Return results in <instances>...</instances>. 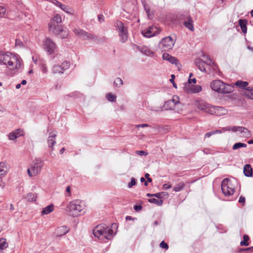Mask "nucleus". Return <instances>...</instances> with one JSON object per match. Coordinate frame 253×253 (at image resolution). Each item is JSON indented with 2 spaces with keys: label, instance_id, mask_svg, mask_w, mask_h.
<instances>
[{
  "label": "nucleus",
  "instance_id": "35",
  "mask_svg": "<svg viewBox=\"0 0 253 253\" xmlns=\"http://www.w3.org/2000/svg\"><path fill=\"white\" fill-rule=\"evenodd\" d=\"M215 109V106H211L210 104H208L205 112L209 114L214 115Z\"/></svg>",
  "mask_w": 253,
  "mask_h": 253
},
{
  "label": "nucleus",
  "instance_id": "28",
  "mask_svg": "<svg viewBox=\"0 0 253 253\" xmlns=\"http://www.w3.org/2000/svg\"><path fill=\"white\" fill-rule=\"evenodd\" d=\"M249 84L248 82L246 81H237L235 83V85L239 87L240 88L244 89L246 90V88L248 87V85Z\"/></svg>",
  "mask_w": 253,
  "mask_h": 253
},
{
  "label": "nucleus",
  "instance_id": "26",
  "mask_svg": "<svg viewBox=\"0 0 253 253\" xmlns=\"http://www.w3.org/2000/svg\"><path fill=\"white\" fill-rule=\"evenodd\" d=\"M215 114L216 116H222L226 114V110L224 107L215 106Z\"/></svg>",
  "mask_w": 253,
  "mask_h": 253
},
{
  "label": "nucleus",
  "instance_id": "40",
  "mask_svg": "<svg viewBox=\"0 0 253 253\" xmlns=\"http://www.w3.org/2000/svg\"><path fill=\"white\" fill-rule=\"evenodd\" d=\"M247 145L246 143H242V142H237L235 143L233 147V150H237L242 147H246Z\"/></svg>",
  "mask_w": 253,
  "mask_h": 253
},
{
  "label": "nucleus",
  "instance_id": "33",
  "mask_svg": "<svg viewBox=\"0 0 253 253\" xmlns=\"http://www.w3.org/2000/svg\"><path fill=\"white\" fill-rule=\"evenodd\" d=\"M143 4L144 10L147 14L148 17L150 19H152L154 17V14L152 12H151L149 6L145 3H143Z\"/></svg>",
  "mask_w": 253,
  "mask_h": 253
},
{
  "label": "nucleus",
  "instance_id": "50",
  "mask_svg": "<svg viewBox=\"0 0 253 253\" xmlns=\"http://www.w3.org/2000/svg\"><path fill=\"white\" fill-rule=\"evenodd\" d=\"M136 180L134 178L132 177L131 178L130 182L128 184V187L129 188H131L133 186L136 184Z\"/></svg>",
  "mask_w": 253,
  "mask_h": 253
},
{
  "label": "nucleus",
  "instance_id": "39",
  "mask_svg": "<svg viewBox=\"0 0 253 253\" xmlns=\"http://www.w3.org/2000/svg\"><path fill=\"white\" fill-rule=\"evenodd\" d=\"M246 95L253 100V87H248L246 88Z\"/></svg>",
  "mask_w": 253,
  "mask_h": 253
},
{
  "label": "nucleus",
  "instance_id": "21",
  "mask_svg": "<svg viewBox=\"0 0 253 253\" xmlns=\"http://www.w3.org/2000/svg\"><path fill=\"white\" fill-rule=\"evenodd\" d=\"M238 22L242 32L246 34L247 32V20L245 19H240Z\"/></svg>",
  "mask_w": 253,
  "mask_h": 253
},
{
  "label": "nucleus",
  "instance_id": "14",
  "mask_svg": "<svg viewBox=\"0 0 253 253\" xmlns=\"http://www.w3.org/2000/svg\"><path fill=\"white\" fill-rule=\"evenodd\" d=\"M43 166V162L40 159H36L33 164L31 166V169L34 174H37L40 172Z\"/></svg>",
  "mask_w": 253,
  "mask_h": 253
},
{
  "label": "nucleus",
  "instance_id": "42",
  "mask_svg": "<svg viewBox=\"0 0 253 253\" xmlns=\"http://www.w3.org/2000/svg\"><path fill=\"white\" fill-rule=\"evenodd\" d=\"M239 126H227L222 128V130L224 131H232L233 132L238 131V128Z\"/></svg>",
  "mask_w": 253,
  "mask_h": 253
},
{
  "label": "nucleus",
  "instance_id": "34",
  "mask_svg": "<svg viewBox=\"0 0 253 253\" xmlns=\"http://www.w3.org/2000/svg\"><path fill=\"white\" fill-rule=\"evenodd\" d=\"M54 3L56 6L60 7L62 10H63L65 12H66L67 13L69 12L68 11V10H69L68 7L66 5H65V4L61 3V2H60L59 1H57V0H55V2H54Z\"/></svg>",
  "mask_w": 253,
  "mask_h": 253
},
{
  "label": "nucleus",
  "instance_id": "64",
  "mask_svg": "<svg viewBox=\"0 0 253 253\" xmlns=\"http://www.w3.org/2000/svg\"><path fill=\"white\" fill-rule=\"evenodd\" d=\"M213 134V133L212 131L207 132L205 135V137H210Z\"/></svg>",
  "mask_w": 253,
  "mask_h": 253
},
{
  "label": "nucleus",
  "instance_id": "27",
  "mask_svg": "<svg viewBox=\"0 0 253 253\" xmlns=\"http://www.w3.org/2000/svg\"><path fill=\"white\" fill-rule=\"evenodd\" d=\"M54 210V206L52 204H50L44 208L42 211V215H46L51 212Z\"/></svg>",
  "mask_w": 253,
  "mask_h": 253
},
{
  "label": "nucleus",
  "instance_id": "18",
  "mask_svg": "<svg viewBox=\"0 0 253 253\" xmlns=\"http://www.w3.org/2000/svg\"><path fill=\"white\" fill-rule=\"evenodd\" d=\"M69 231V228L67 226H61L56 229L55 234L57 237H61L67 234Z\"/></svg>",
  "mask_w": 253,
  "mask_h": 253
},
{
  "label": "nucleus",
  "instance_id": "48",
  "mask_svg": "<svg viewBox=\"0 0 253 253\" xmlns=\"http://www.w3.org/2000/svg\"><path fill=\"white\" fill-rule=\"evenodd\" d=\"M15 45L20 47H23L24 46L23 42L18 39H16L15 40Z\"/></svg>",
  "mask_w": 253,
  "mask_h": 253
},
{
  "label": "nucleus",
  "instance_id": "24",
  "mask_svg": "<svg viewBox=\"0 0 253 253\" xmlns=\"http://www.w3.org/2000/svg\"><path fill=\"white\" fill-rule=\"evenodd\" d=\"M238 131H239L240 134L243 137H248L251 135L250 131L244 126H238Z\"/></svg>",
  "mask_w": 253,
  "mask_h": 253
},
{
  "label": "nucleus",
  "instance_id": "51",
  "mask_svg": "<svg viewBox=\"0 0 253 253\" xmlns=\"http://www.w3.org/2000/svg\"><path fill=\"white\" fill-rule=\"evenodd\" d=\"M6 12V9L3 6H0V17H3Z\"/></svg>",
  "mask_w": 253,
  "mask_h": 253
},
{
  "label": "nucleus",
  "instance_id": "41",
  "mask_svg": "<svg viewBox=\"0 0 253 253\" xmlns=\"http://www.w3.org/2000/svg\"><path fill=\"white\" fill-rule=\"evenodd\" d=\"M53 73H63V71L60 65H54L52 68Z\"/></svg>",
  "mask_w": 253,
  "mask_h": 253
},
{
  "label": "nucleus",
  "instance_id": "47",
  "mask_svg": "<svg viewBox=\"0 0 253 253\" xmlns=\"http://www.w3.org/2000/svg\"><path fill=\"white\" fill-rule=\"evenodd\" d=\"M60 66L62 67L63 71H64V70L67 69L69 67L70 64L68 62L65 61L63 62H62L61 65Z\"/></svg>",
  "mask_w": 253,
  "mask_h": 253
},
{
  "label": "nucleus",
  "instance_id": "43",
  "mask_svg": "<svg viewBox=\"0 0 253 253\" xmlns=\"http://www.w3.org/2000/svg\"><path fill=\"white\" fill-rule=\"evenodd\" d=\"M249 240V237L247 235H244L243 236V240L240 242V245L241 246H247L249 245L248 241Z\"/></svg>",
  "mask_w": 253,
  "mask_h": 253
},
{
  "label": "nucleus",
  "instance_id": "20",
  "mask_svg": "<svg viewBox=\"0 0 253 253\" xmlns=\"http://www.w3.org/2000/svg\"><path fill=\"white\" fill-rule=\"evenodd\" d=\"M176 19L180 22L187 20L191 17L190 15L186 12L183 13H178L176 16Z\"/></svg>",
  "mask_w": 253,
  "mask_h": 253
},
{
  "label": "nucleus",
  "instance_id": "17",
  "mask_svg": "<svg viewBox=\"0 0 253 253\" xmlns=\"http://www.w3.org/2000/svg\"><path fill=\"white\" fill-rule=\"evenodd\" d=\"M23 134V131L21 129H17L9 133L8 139L10 140H14Z\"/></svg>",
  "mask_w": 253,
  "mask_h": 253
},
{
  "label": "nucleus",
  "instance_id": "49",
  "mask_svg": "<svg viewBox=\"0 0 253 253\" xmlns=\"http://www.w3.org/2000/svg\"><path fill=\"white\" fill-rule=\"evenodd\" d=\"M160 247L163 249H165L166 250H168L169 248V246L167 243L165 241H163L161 242L160 244Z\"/></svg>",
  "mask_w": 253,
  "mask_h": 253
},
{
  "label": "nucleus",
  "instance_id": "15",
  "mask_svg": "<svg viewBox=\"0 0 253 253\" xmlns=\"http://www.w3.org/2000/svg\"><path fill=\"white\" fill-rule=\"evenodd\" d=\"M184 89L188 93H198L202 90V86L200 85H189L185 84Z\"/></svg>",
  "mask_w": 253,
  "mask_h": 253
},
{
  "label": "nucleus",
  "instance_id": "30",
  "mask_svg": "<svg viewBox=\"0 0 253 253\" xmlns=\"http://www.w3.org/2000/svg\"><path fill=\"white\" fill-rule=\"evenodd\" d=\"M185 186L184 182H180L177 183L173 188V191L178 192L183 190Z\"/></svg>",
  "mask_w": 253,
  "mask_h": 253
},
{
  "label": "nucleus",
  "instance_id": "62",
  "mask_svg": "<svg viewBox=\"0 0 253 253\" xmlns=\"http://www.w3.org/2000/svg\"><path fill=\"white\" fill-rule=\"evenodd\" d=\"M241 251H247V252H253V247L247 248L244 249H241Z\"/></svg>",
  "mask_w": 253,
  "mask_h": 253
},
{
  "label": "nucleus",
  "instance_id": "2",
  "mask_svg": "<svg viewBox=\"0 0 253 253\" xmlns=\"http://www.w3.org/2000/svg\"><path fill=\"white\" fill-rule=\"evenodd\" d=\"M62 22L61 17L59 14H56L48 24V29L56 36L61 39H65L68 36V31L64 28L61 24Z\"/></svg>",
  "mask_w": 253,
  "mask_h": 253
},
{
  "label": "nucleus",
  "instance_id": "8",
  "mask_svg": "<svg viewBox=\"0 0 253 253\" xmlns=\"http://www.w3.org/2000/svg\"><path fill=\"white\" fill-rule=\"evenodd\" d=\"M116 26L119 31L120 41L122 43L125 42L128 39L127 28L124 25V24L122 21H118L116 23Z\"/></svg>",
  "mask_w": 253,
  "mask_h": 253
},
{
  "label": "nucleus",
  "instance_id": "1",
  "mask_svg": "<svg viewBox=\"0 0 253 253\" xmlns=\"http://www.w3.org/2000/svg\"><path fill=\"white\" fill-rule=\"evenodd\" d=\"M22 60L10 52L0 51V65H5L11 70L19 69Z\"/></svg>",
  "mask_w": 253,
  "mask_h": 253
},
{
  "label": "nucleus",
  "instance_id": "3",
  "mask_svg": "<svg viewBox=\"0 0 253 253\" xmlns=\"http://www.w3.org/2000/svg\"><path fill=\"white\" fill-rule=\"evenodd\" d=\"M210 86L213 90L220 93H229L234 90L233 86L225 84L220 80L212 81Z\"/></svg>",
  "mask_w": 253,
  "mask_h": 253
},
{
  "label": "nucleus",
  "instance_id": "19",
  "mask_svg": "<svg viewBox=\"0 0 253 253\" xmlns=\"http://www.w3.org/2000/svg\"><path fill=\"white\" fill-rule=\"evenodd\" d=\"M137 48L142 53L147 56H153L154 55V52L147 46L138 47Z\"/></svg>",
  "mask_w": 253,
  "mask_h": 253
},
{
  "label": "nucleus",
  "instance_id": "57",
  "mask_svg": "<svg viewBox=\"0 0 253 253\" xmlns=\"http://www.w3.org/2000/svg\"><path fill=\"white\" fill-rule=\"evenodd\" d=\"M192 83H193L194 84H195L196 83V80L195 78H194L192 79L189 78L188 83L187 84H189V85H191V84Z\"/></svg>",
  "mask_w": 253,
  "mask_h": 253
},
{
  "label": "nucleus",
  "instance_id": "16",
  "mask_svg": "<svg viewBox=\"0 0 253 253\" xmlns=\"http://www.w3.org/2000/svg\"><path fill=\"white\" fill-rule=\"evenodd\" d=\"M56 135L55 133L51 132L49 133L47 139V143L48 147L51 149V151L54 150L53 146L56 144Z\"/></svg>",
  "mask_w": 253,
  "mask_h": 253
},
{
  "label": "nucleus",
  "instance_id": "6",
  "mask_svg": "<svg viewBox=\"0 0 253 253\" xmlns=\"http://www.w3.org/2000/svg\"><path fill=\"white\" fill-rule=\"evenodd\" d=\"M236 180H232L228 178L224 179L221 183V188L223 194L226 196H230L235 192Z\"/></svg>",
  "mask_w": 253,
  "mask_h": 253
},
{
  "label": "nucleus",
  "instance_id": "46",
  "mask_svg": "<svg viewBox=\"0 0 253 253\" xmlns=\"http://www.w3.org/2000/svg\"><path fill=\"white\" fill-rule=\"evenodd\" d=\"M114 85H115L117 87H120L123 84V80L120 78H117L114 82Z\"/></svg>",
  "mask_w": 253,
  "mask_h": 253
},
{
  "label": "nucleus",
  "instance_id": "36",
  "mask_svg": "<svg viewBox=\"0 0 253 253\" xmlns=\"http://www.w3.org/2000/svg\"><path fill=\"white\" fill-rule=\"evenodd\" d=\"M148 201L150 203L155 204L159 206H162L163 204V201L162 200H158L155 198L149 199Z\"/></svg>",
  "mask_w": 253,
  "mask_h": 253
},
{
  "label": "nucleus",
  "instance_id": "12",
  "mask_svg": "<svg viewBox=\"0 0 253 253\" xmlns=\"http://www.w3.org/2000/svg\"><path fill=\"white\" fill-rule=\"evenodd\" d=\"M75 34L84 40H95L96 37L80 29H75L74 30Z\"/></svg>",
  "mask_w": 253,
  "mask_h": 253
},
{
  "label": "nucleus",
  "instance_id": "29",
  "mask_svg": "<svg viewBox=\"0 0 253 253\" xmlns=\"http://www.w3.org/2000/svg\"><path fill=\"white\" fill-rule=\"evenodd\" d=\"M126 11L128 13H130L136 10V6L131 2H128L126 4Z\"/></svg>",
  "mask_w": 253,
  "mask_h": 253
},
{
  "label": "nucleus",
  "instance_id": "32",
  "mask_svg": "<svg viewBox=\"0 0 253 253\" xmlns=\"http://www.w3.org/2000/svg\"><path fill=\"white\" fill-rule=\"evenodd\" d=\"M38 65L43 73L46 74L47 73V68L44 61L40 60L38 62Z\"/></svg>",
  "mask_w": 253,
  "mask_h": 253
},
{
  "label": "nucleus",
  "instance_id": "37",
  "mask_svg": "<svg viewBox=\"0 0 253 253\" xmlns=\"http://www.w3.org/2000/svg\"><path fill=\"white\" fill-rule=\"evenodd\" d=\"M208 104H209L203 101L198 102L197 104V107L198 109L205 111Z\"/></svg>",
  "mask_w": 253,
  "mask_h": 253
},
{
  "label": "nucleus",
  "instance_id": "63",
  "mask_svg": "<svg viewBox=\"0 0 253 253\" xmlns=\"http://www.w3.org/2000/svg\"><path fill=\"white\" fill-rule=\"evenodd\" d=\"M137 154L142 156H146L147 155V153L145 152L144 151H137Z\"/></svg>",
  "mask_w": 253,
  "mask_h": 253
},
{
  "label": "nucleus",
  "instance_id": "13",
  "mask_svg": "<svg viewBox=\"0 0 253 253\" xmlns=\"http://www.w3.org/2000/svg\"><path fill=\"white\" fill-rule=\"evenodd\" d=\"M162 58L163 60L168 61L170 63L175 65L178 70H180L181 65L178 60L176 57L172 56L169 53H164L162 55Z\"/></svg>",
  "mask_w": 253,
  "mask_h": 253
},
{
  "label": "nucleus",
  "instance_id": "56",
  "mask_svg": "<svg viewBox=\"0 0 253 253\" xmlns=\"http://www.w3.org/2000/svg\"><path fill=\"white\" fill-rule=\"evenodd\" d=\"M171 187V184H168V183L164 184L163 185V188L164 189H165V190H168V189H170Z\"/></svg>",
  "mask_w": 253,
  "mask_h": 253
},
{
  "label": "nucleus",
  "instance_id": "7",
  "mask_svg": "<svg viewBox=\"0 0 253 253\" xmlns=\"http://www.w3.org/2000/svg\"><path fill=\"white\" fill-rule=\"evenodd\" d=\"M175 42V40L171 37H166L159 42V47L162 51H168L172 49Z\"/></svg>",
  "mask_w": 253,
  "mask_h": 253
},
{
  "label": "nucleus",
  "instance_id": "23",
  "mask_svg": "<svg viewBox=\"0 0 253 253\" xmlns=\"http://www.w3.org/2000/svg\"><path fill=\"white\" fill-rule=\"evenodd\" d=\"M244 173L247 177L253 176V169L250 164H246L244 167Z\"/></svg>",
  "mask_w": 253,
  "mask_h": 253
},
{
  "label": "nucleus",
  "instance_id": "11",
  "mask_svg": "<svg viewBox=\"0 0 253 253\" xmlns=\"http://www.w3.org/2000/svg\"><path fill=\"white\" fill-rule=\"evenodd\" d=\"M161 32V29L156 26H150L148 29L143 30L141 31L143 36L146 38H151Z\"/></svg>",
  "mask_w": 253,
  "mask_h": 253
},
{
  "label": "nucleus",
  "instance_id": "52",
  "mask_svg": "<svg viewBox=\"0 0 253 253\" xmlns=\"http://www.w3.org/2000/svg\"><path fill=\"white\" fill-rule=\"evenodd\" d=\"M133 208L136 211L139 212L142 211L143 208L141 205H135L134 206Z\"/></svg>",
  "mask_w": 253,
  "mask_h": 253
},
{
  "label": "nucleus",
  "instance_id": "38",
  "mask_svg": "<svg viewBox=\"0 0 253 253\" xmlns=\"http://www.w3.org/2000/svg\"><path fill=\"white\" fill-rule=\"evenodd\" d=\"M8 247V243L6 241V239L4 238L0 239V250H2Z\"/></svg>",
  "mask_w": 253,
  "mask_h": 253
},
{
  "label": "nucleus",
  "instance_id": "45",
  "mask_svg": "<svg viewBox=\"0 0 253 253\" xmlns=\"http://www.w3.org/2000/svg\"><path fill=\"white\" fill-rule=\"evenodd\" d=\"M36 196L34 194L30 193L27 194L26 198L28 201L30 202H34L36 201Z\"/></svg>",
  "mask_w": 253,
  "mask_h": 253
},
{
  "label": "nucleus",
  "instance_id": "5",
  "mask_svg": "<svg viewBox=\"0 0 253 253\" xmlns=\"http://www.w3.org/2000/svg\"><path fill=\"white\" fill-rule=\"evenodd\" d=\"M93 234L94 236L98 238L102 236L106 239L110 240L113 237V231L105 224L102 223L95 227L93 231Z\"/></svg>",
  "mask_w": 253,
  "mask_h": 253
},
{
  "label": "nucleus",
  "instance_id": "9",
  "mask_svg": "<svg viewBox=\"0 0 253 253\" xmlns=\"http://www.w3.org/2000/svg\"><path fill=\"white\" fill-rule=\"evenodd\" d=\"M57 48L55 43L49 38L45 39L43 43V48L48 53L51 54L54 52Z\"/></svg>",
  "mask_w": 253,
  "mask_h": 253
},
{
  "label": "nucleus",
  "instance_id": "61",
  "mask_svg": "<svg viewBox=\"0 0 253 253\" xmlns=\"http://www.w3.org/2000/svg\"><path fill=\"white\" fill-rule=\"evenodd\" d=\"M149 126V125L147 124H140L136 126V127H148Z\"/></svg>",
  "mask_w": 253,
  "mask_h": 253
},
{
  "label": "nucleus",
  "instance_id": "25",
  "mask_svg": "<svg viewBox=\"0 0 253 253\" xmlns=\"http://www.w3.org/2000/svg\"><path fill=\"white\" fill-rule=\"evenodd\" d=\"M7 171L6 165L4 162L0 163V178L4 176Z\"/></svg>",
  "mask_w": 253,
  "mask_h": 253
},
{
  "label": "nucleus",
  "instance_id": "53",
  "mask_svg": "<svg viewBox=\"0 0 253 253\" xmlns=\"http://www.w3.org/2000/svg\"><path fill=\"white\" fill-rule=\"evenodd\" d=\"M164 106L165 108V109L167 110H172L174 107L173 104H168L167 105H166V102L165 103Z\"/></svg>",
  "mask_w": 253,
  "mask_h": 253
},
{
  "label": "nucleus",
  "instance_id": "22",
  "mask_svg": "<svg viewBox=\"0 0 253 253\" xmlns=\"http://www.w3.org/2000/svg\"><path fill=\"white\" fill-rule=\"evenodd\" d=\"M183 25L191 31H194V28L193 26V21L191 17L187 20L183 21Z\"/></svg>",
  "mask_w": 253,
  "mask_h": 253
},
{
  "label": "nucleus",
  "instance_id": "55",
  "mask_svg": "<svg viewBox=\"0 0 253 253\" xmlns=\"http://www.w3.org/2000/svg\"><path fill=\"white\" fill-rule=\"evenodd\" d=\"M246 201V199L244 196H241L239 200V203L244 205Z\"/></svg>",
  "mask_w": 253,
  "mask_h": 253
},
{
  "label": "nucleus",
  "instance_id": "60",
  "mask_svg": "<svg viewBox=\"0 0 253 253\" xmlns=\"http://www.w3.org/2000/svg\"><path fill=\"white\" fill-rule=\"evenodd\" d=\"M98 20L99 22L101 23L104 21V16L102 14H100L98 16Z\"/></svg>",
  "mask_w": 253,
  "mask_h": 253
},
{
  "label": "nucleus",
  "instance_id": "31",
  "mask_svg": "<svg viewBox=\"0 0 253 253\" xmlns=\"http://www.w3.org/2000/svg\"><path fill=\"white\" fill-rule=\"evenodd\" d=\"M179 97L177 95H174L171 100H169L166 101V105L168 104H173V106L179 103Z\"/></svg>",
  "mask_w": 253,
  "mask_h": 253
},
{
  "label": "nucleus",
  "instance_id": "54",
  "mask_svg": "<svg viewBox=\"0 0 253 253\" xmlns=\"http://www.w3.org/2000/svg\"><path fill=\"white\" fill-rule=\"evenodd\" d=\"M175 76L174 75H171V79L169 80L170 82L172 84L173 86L175 88H177L176 84L174 82Z\"/></svg>",
  "mask_w": 253,
  "mask_h": 253
},
{
  "label": "nucleus",
  "instance_id": "44",
  "mask_svg": "<svg viewBox=\"0 0 253 253\" xmlns=\"http://www.w3.org/2000/svg\"><path fill=\"white\" fill-rule=\"evenodd\" d=\"M106 98L107 100L110 102H114L116 100V96L111 93H108L106 95Z\"/></svg>",
  "mask_w": 253,
  "mask_h": 253
},
{
  "label": "nucleus",
  "instance_id": "10",
  "mask_svg": "<svg viewBox=\"0 0 253 253\" xmlns=\"http://www.w3.org/2000/svg\"><path fill=\"white\" fill-rule=\"evenodd\" d=\"M203 56L205 57L206 60H208L207 64L210 65L211 64H214V62H212V60L211 59L209 55H205L203 54ZM207 63L202 59L200 58L196 59L195 60V64L197 67V68L203 72H206V69L205 68V64Z\"/></svg>",
  "mask_w": 253,
  "mask_h": 253
},
{
  "label": "nucleus",
  "instance_id": "58",
  "mask_svg": "<svg viewBox=\"0 0 253 253\" xmlns=\"http://www.w3.org/2000/svg\"><path fill=\"white\" fill-rule=\"evenodd\" d=\"M203 152L205 154H211V150H210V149H208V148H205L203 149Z\"/></svg>",
  "mask_w": 253,
  "mask_h": 253
},
{
  "label": "nucleus",
  "instance_id": "59",
  "mask_svg": "<svg viewBox=\"0 0 253 253\" xmlns=\"http://www.w3.org/2000/svg\"><path fill=\"white\" fill-rule=\"evenodd\" d=\"M150 175L149 173H146L145 174V178L147 179V182H151L152 181V179L151 178H150Z\"/></svg>",
  "mask_w": 253,
  "mask_h": 253
},
{
  "label": "nucleus",
  "instance_id": "4",
  "mask_svg": "<svg viewBox=\"0 0 253 253\" xmlns=\"http://www.w3.org/2000/svg\"><path fill=\"white\" fill-rule=\"evenodd\" d=\"M84 202L80 200L70 202L68 206L70 214L74 217L81 215L82 212L85 209Z\"/></svg>",
  "mask_w": 253,
  "mask_h": 253
}]
</instances>
